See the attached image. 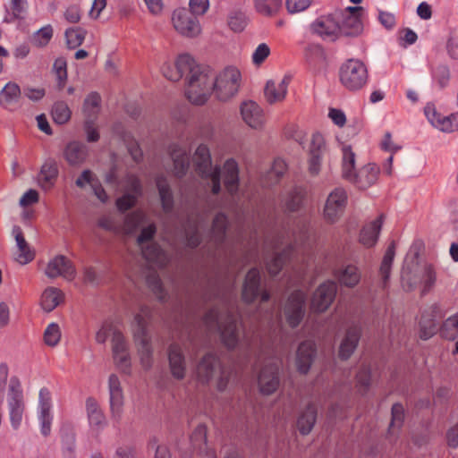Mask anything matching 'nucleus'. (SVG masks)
Masks as SVG:
<instances>
[{
    "instance_id": "nucleus-13",
    "label": "nucleus",
    "mask_w": 458,
    "mask_h": 458,
    "mask_svg": "<svg viewBox=\"0 0 458 458\" xmlns=\"http://www.w3.org/2000/svg\"><path fill=\"white\" fill-rule=\"evenodd\" d=\"M197 16L186 8L176 9L172 15L173 26L179 34L184 37H197L201 31Z\"/></svg>"
},
{
    "instance_id": "nucleus-45",
    "label": "nucleus",
    "mask_w": 458,
    "mask_h": 458,
    "mask_svg": "<svg viewBox=\"0 0 458 458\" xmlns=\"http://www.w3.org/2000/svg\"><path fill=\"white\" fill-rule=\"evenodd\" d=\"M283 0H254L256 11L263 16H274L282 7Z\"/></svg>"
},
{
    "instance_id": "nucleus-57",
    "label": "nucleus",
    "mask_w": 458,
    "mask_h": 458,
    "mask_svg": "<svg viewBox=\"0 0 458 458\" xmlns=\"http://www.w3.org/2000/svg\"><path fill=\"white\" fill-rule=\"evenodd\" d=\"M115 332L121 331L116 327L112 320H106L96 334V341L99 344H104L109 335H112L113 337Z\"/></svg>"
},
{
    "instance_id": "nucleus-33",
    "label": "nucleus",
    "mask_w": 458,
    "mask_h": 458,
    "mask_svg": "<svg viewBox=\"0 0 458 458\" xmlns=\"http://www.w3.org/2000/svg\"><path fill=\"white\" fill-rule=\"evenodd\" d=\"M395 255V243L392 242L387 247L386 253L383 257L382 262L380 264L379 272H378V285L383 290H385L388 285V280L390 276L392 263L394 261V258Z\"/></svg>"
},
{
    "instance_id": "nucleus-21",
    "label": "nucleus",
    "mask_w": 458,
    "mask_h": 458,
    "mask_svg": "<svg viewBox=\"0 0 458 458\" xmlns=\"http://www.w3.org/2000/svg\"><path fill=\"white\" fill-rule=\"evenodd\" d=\"M279 365L276 362L266 365L259 376V386L264 394H271L279 386Z\"/></svg>"
},
{
    "instance_id": "nucleus-10",
    "label": "nucleus",
    "mask_w": 458,
    "mask_h": 458,
    "mask_svg": "<svg viewBox=\"0 0 458 458\" xmlns=\"http://www.w3.org/2000/svg\"><path fill=\"white\" fill-rule=\"evenodd\" d=\"M157 232L155 224H149L141 229V232L137 239L138 244L141 248L142 255L146 260L152 263L159 267H165L167 262V255L161 249V247L156 242H150L146 247L145 242H148L153 239Z\"/></svg>"
},
{
    "instance_id": "nucleus-35",
    "label": "nucleus",
    "mask_w": 458,
    "mask_h": 458,
    "mask_svg": "<svg viewBox=\"0 0 458 458\" xmlns=\"http://www.w3.org/2000/svg\"><path fill=\"white\" fill-rule=\"evenodd\" d=\"M64 300V294L62 290L49 286L44 290L41 295L40 304L42 309L50 312L54 310Z\"/></svg>"
},
{
    "instance_id": "nucleus-48",
    "label": "nucleus",
    "mask_w": 458,
    "mask_h": 458,
    "mask_svg": "<svg viewBox=\"0 0 458 458\" xmlns=\"http://www.w3.org/2000/svg\"><path fill=\"white\" fill-rule=\"evenodd\" d=\"M100 104V96L96 93H90L84 101V113L87 115V119H95L98 111Z\"/></svg>"
},
{
    "instance_id": "nucleus-61",
    "label": "nucleus",
    "mask_w": 458,
    "mask_h": 458,
    "mask_svg": "<svg viewBox=\"0 0 458 458\" xmlns=\"http://www.w3.org/2000/svg\"><path fill=\"white\" fill-rule=\"evenodd\" d=\"M124 187L127 193L140 197L142 193V186L138 176L134 174H127L124 181Z\"/></svg>"
},
{
    "instance_id": "nucleus-24",
    "label": "nucleus",
    "mask_w": 458,
    "mask_h": 458,
    "mask_svg": "<svg viewBox=\"0 0 458 458\" xmlns=\"http://www.w3.org/2000/svg\"><path fill=\"white\" fill-rule=\"evenodd\" d=\"M13 235L17 247V251L14 254L15 260L21 265L31 262L35 258V252L25 240L21 228L18 225L13 226Z\"/></svg>"
},
{
    "instance_id": "nucleus-34",
    "label": "nucleus",
    "mask_w": 458,
    "mask_h": 458,
    "mask_svg": "<svg viewBox=\"0 0 458 458\" xmlns=\"http://www.w3.org/2000/svg\"><path fill=\"white\" fill-rule=\"evenodd\" d=\"M383 224V216L363 226L360 233V242L365 247H372L376 244L381 226Z\"/></svg>"
},
{
    "instance_id": "nucleus-2",
    "label": "nucleus",
    "mask_w": 458,
    "mask_h": 458,
    "mask_svg": "<svg viewBox=\"0 0 458 458\" xmlns=\"http://www.w3.org/2000/svg\"><path fill=\"white\" fill-rule=\"evenodd\" d=\"M203 322L208 332L219 333L224 344L234 348L239 340L237 321L227 301H222L221 307L210 309L204 316Z\"/></svg>"
},
{
    "instance_id": "nucleus-6",
    "label": "nucleus",
    "mask_w": 458,
    "mask_h": 458,
    "mask_svg": "<svg viewBox=\"0 0 458 458\" xmlns=\"http://www.w3.org/2000/svg\"><path fill=\"white\" fill-rule=\"evenodd\" d=\"M151 317V310L148 306H141L140 312L135 315L133 336L138 345L141 365L149 369L152 363V349L147 331L148 320Z\"/></svg>"
},
{
    "instance_id": "nucleus-51",
    "label": "nucleus",
    "mask_w": 458,
    "mask_h": 458,
    "mask_svg": "<svg viewBox=\"0 0 458 458\" xmlns=\"http://www.w3.org/2000/svg\"><path fill=\"white\" fill-rule=\"evenodd\" d=\"M357 388L360 394H365L370 385L371 369L369 365L363 364L356 376Z\"/></svg>"
},
{
    "instance_id": "nucleus-30",
    "label": "nucleus",
    "mask_w": 458,
    "mask_h": 458,
    "mask_svg": "<svg viewBox=\"0 0 458 458\" xmlns=\"http://www.w3.org/2000/svg\"><path fill=\"white\" fill-rule=\"evenodd\" d=\"M316 348L314 342L307 340L302 342L297 350L296 364L301 373H307L312 363Z\"/></svg>"
},
{
    "instance_id": "nucleus-52",
    "label": "nucleus",
    "mask_w": 458,
    "mask_h": 458,
    "mask_svg": "<svg viewBox=\"0 0 458 458\" xmlns=\"http://www.w3.org/2000/svg\"><path fill=\"white\" fill-rule=\"evenodd\" d=\"M52 116L56 123L64 124L71 117V110L66 103L57 102L52 109Z\"/></svg>"
},
{
    "instance_id": "nucleus-43",
    "label": "nucleus",
    "mask_w": 458,
    "mask_h": 458,
    "mask_svg": "<svg viewBox=\"0 0 458 458\" xmlns=\"http://www.w3.org/2000/svg\"><path fill=\"white\" fill-rule=\"evenodd\" d=\"M440 335L446 340L458 338V312L448 317L439 327Z\"/></svg>"
},
{
    "instance_id": "nucleus-5",
    "label": "nucleus",
    "mask_w": 458,
    "mask_h": 458,
    "mask_svg": "<svg viewBox=\"0 0 458 458\" xmlns=\"http://www.w3.org/2000/svg\"><path fill=\"white\" fill-rule=\"evenodd\" d=\"M214 72L208 66L199 65L189 76L185 95L194 105H203L211 95Z\"/></svg>"
},
{
    "instance_id": "nucleus-25",
    "label": "nucleus",
    "mask_w": 458,
    "mask_h": 458,
    "mask_svg": "<svg viewBox=\"0 0 458 458\" xmlns=\"http://www.w3.org/2000/svg\"><path fill=\"white\" fill-rule=\"evenodd\" d=\"M361 335V327L358 325L351 326L342 340L339 347V358L347 360L355 351Z\"/></svg>"
},
{
    "instance_id": "nucleus-36",
    "label": "nucleus",
    "mask_w": 458,
    "mask_h": 458,
    "mask_svg": "<svg viewBox=\"0 0 458 458\" xmlns=\"http://www.w3.org/2000/svg\"><path fill=\"white\" fill-rule=\"evenodd\" d=\"M58 175V168L54 161L46 162L38 174V182L41 188L47 191L53 187Z\"/></svg>"
},
{
    "instance_id": "nucleus-14",
    "label": "nucleus",
    "mask_w": 458,
    "mask_h": 458,
    "mask_svg": "<svg viewBox=\"0 0 458 458\" xmlns=\"http://www.w3.org/2000/svg\"><path fill=\"white\" fill-rule=\"evenodd\" d=\"M348 196L344 188H335L327 196L326 200L323 216L327 223L334 224L344 215Z\"/></svg>"
},
{
    "instance_id": "nucleus-55",
    "label": "nucleus",
    "mask_w": 458,
    "mask_h": 458,
    "mask_svg": "<svg viewBox=\"0 0 458 458\" xmlns=\"http://www.w3.org/2000/svg\"><path fill=\"white\" fill-rule=\"evenodd\" d=\"M61 338L60 327L56 323H50L44 332V342L47 345L55 346Z\"/></svg>"
},
{
    "instance_id": "nucleus-47",
    "label": "nucleus",
    "mask_w": 458,
    "mask_h": 458,
    "mask_svg": "<svg viewBox=\"0 0 458 458\" xmlns=\"http://www.w3.org/2000/svg\"><path fill=\"white\" fill-rule=\"evenodd\" d=\"M191 443L193 446H197L199 442V449H202V445L204 446L205 454L203 458H216V454L214 449L208 448L206 443V428L203 426H199L195 431L193 432L191 437Z\"/></svg>"
},
{
    "instance_id": "nucleus-42",
    "label": "nucleus",
    "mask_w": 458,
    "mask_h": 458,
    "mask_svg": "<svg viewBox=\"0 0 458 458\" xmlns=\"http://www.w3.org/2000/svg\"><path fill=\"white\" fill-rule=\"evenodd\" d=\"M156 182L158 189L162 208L165 213H170L174 208V197L171 188L166 179L163 176H158Z\"/></svg>"
},
{
    "instance_id": "nucleus-56",
    "label": "nucleus",
    "mask_w": 458,
    "mask_h": 458,
    "mask_svg": "<svg viewBox=\"0 0 458 458\" xmlns=\"http://www.w3.org/2000/svg\"><path fill=\"white\" fill-rule=\"evenodd\" d=\"M433 81H436L440 89L445 88L450 81V70L446 64L438 65L432 72Z\"/></svg>"
},
{
    "instance_id": "nucleus-40",
    "label": "nucleus",
    "mask_w": 458,
    "mask_h": 458,
    "mask_svg": "<svg viewBox=\"0 0 458 458\" xmlns=\"http://www.w3.org/2000/svg\"><path fill=\"white\" fill-rule=\"evenodd\" d=\"M340 22V35L353 37L358 36L362 31V22L358 15L341 16Z\"/></svg>"
},
{
    "instance_id": "nucleus-23",
    "label": "nucleus",
    "mask_w": 458,
    "mask_h": 458,
    "mask_svg": "<svg viewBox=\"0 0 458 458\" xmlns=\"http://www.w3.org/2000/svg\"><path fill=\"white\" fill-rule=\"evenodd\" d=\"M241 115L245 123L252 129L259 130L265 123L264 112L254 101H246L242 104Z\"/></svg>"
},
{
    "instance_id": "nucleus-50",
    "label": "nucleus",
    "mask_w": 458,
    "mask_h": 458,
    "mask_svg": "<svg viewBox=\"0 0 458 458\" xmlns=\"http://www.w3.org/2000/svg\"><path fill=\"white\" fill-rule=\"evenodd\" d=\"M174 66L178 72H181V77H182L186 72H189L191 75L192 73V70L199 65L195 64L194 59L190 55L182 54L176 58Z\"/></svg>"
},
{
    "instance_id": "nucleus-59",
    "label": "nucleus",
    "mask_w": 458,
    "mask_h": 458,
    "mask_svg": "<svg viewBox=\"0 0 458 458\" xmlns=\"http://www.w3.org/2000/svg\"><path fill=\"white\" fill-rule=\"evenodd\" d=\"M147 284L159 300H165V293L162 282L156 272H152L147 276Z\"/></svg>"
},
{
    "instance_id": "nucleus-31",
    "label": "nucleus",
    "mask_w": 458,
    "mask_h": 458,
    "mask_svg": "<svg viewBox=\"0 0 458 458\" xmlns=\"http://www.w3.org/2000/svg\"><path fill=\"white\" fill-rule=\"evenodd\" d=\"M169 365L174 377L182 379L185 376V360L178 344H171L168 352Z\"/></svg>"
},
{
    "instance_id": "nucleus-16",
    "label": "nucleus",
    "mask_w": 458,
    "mask_h": 458,
    "mask_svg": "<svg viewBox=\"0 0 458 458\" xmlns=\"http://www.w3.org/2000/svg\"><path fill=\"white\" fill-rule=\"evenodd\" d=\"M306 294L301 291H294L288 298L284 309L285 319L290 327H296L303 318L305 313Z\"/></svg>"
},
{
    "instance_id": "nucleus-12",
    "label": "nucleus",
    "mask_w": 458,
    "mask_h": 458,
    "mask_svg": "<svg viewBox=\"0 0 458 458\" xmlns=\"http://www.w3.org/2000/svg\"><path fill=\"white\" fill-rule=\"evenodd\" d=\"M219 373L217 388L223 391L228 384V375L220 367L219 360L213 353H207L197 366V375L203 382H208L213 376Z\"/></svg>"
},
{
    "instance_id": "nucleus-1",
    "label": "nucleus",
    "mask_w": 458,
    "mask_h": 458,
    "mask_svg": "<svg viewBox=\"0 0 458 458\" xmlns=\"http://www.w3.org/2000/svg\"><path fill=\"white\" fill-rule=\"evenodd\" d=\"M193 163L197 173L204 179H210L213 194H218L221 190V176L224 185L229 194L234 195L239 186L238 164L233 158L227 159L221 170L218 166L212 167L211 157L206 145H199L193 156Z\"/></svg>"
},
{
    "instance_id": "nucleus-9",
    "label": "nucleus",
    "mask_w": 458,
    "mask_h": 458,
    "mask_svg": "<svg viewBox=\"0 0 458 458\" xmlns=\"http://www.w3.org/2000/svg\"><path fill=\"white\" fill-rule=\"evenodd\" d=\"M6 402L11 425L18 429L22 422L25 403L21 383L15 377L9 380Z\"/></svg>"
},
{
    "instance_id": "nucleus-28",
    "label": "nucleus",
    "mask_w": 458,
    "mask_h": 458,
    "mask_svg": "<svg viewBox=\"0 0 458 458\" xmlns=\"http://www.w3.org/2000/svg\"><path fill=\"white\" fill-rule=\"evenodd\" d=\"M89 150L84 143L72 141L68 143L64 149V157L66 162L72 166L82 165L87 159Z\"/></svg>"
},
{
    "instance_id": "nucleus-54",
    "label": "nucleus",
    "mask_w": 458,
    "mask_h": 458,
    "mask_svg": "<svg viewBox=\"0 0 458 458\" xmlns=\"http://www.w3.org/2000/svg\"><path fill=\"white\" fill-rule=\"evenodd\" d=\"M145 216L140 211L129 214L124 220V230L127 233H134L143 223Z\"/></svg>"
},
{
    "instance_id": "nucleus-26",
    "label": "nucleus",
    "mask_w": 458,
    "mask_h": 458,
    "mask_svg": "<svg viewBox=\"0 0 458 458\" xmlns=\"http://www.w3.org/2000/svg\"><path fill=\"white\" fill-rule=\"evenodd\" d=\"M324 149L325 141L323 136L319 133L314 134L311 140L309 158V172L312 175H317L320 171Z\"/></svg>"
},
{
    "instance_id": "nucleus-4",
    "label": "nucleus",
    "mask_w": 458,
    "mask_h": 458,
    "mask_svg": "<svg viewBox=\"0 0 458 458\" xmlns=\"http://www.w3.org/2000/svg\"><path fill=\"white\" fill-rule=\"evenodd\" d=\"M309 240L308 226L302 225L298 234H294L293 243L287 244L284 239H277L273 245L275 256L267 262V269L271 276L277 275L287 259H292L301 247H305Z\"/></svg>"
},
{
    "instance_id": "nucleus-19",
    "label": "nucleus",
    "mask_w": 458,
    "mask_h": 458,
    "mask_svg": "<svg viewBox=\"0 0 458 458\" xmlns=\"http://www.w3.org/2000/svg\"><path fill=\"white\" fill-rule=\"evenodd\" d=\"M337 291L336 284L327 281L318 286L311 299V310L315 312H324L333 302Z\"/></svg>"
},
{
    "instance_id": "nucleus-37",
    "label": "nucleus",
    "mask_w": 458,
    "mask_h": 458,
    "mask_svg": "<svg viewBox=\"0 0 458 458\" xmlns=\"http://www.w3.org/2000/svg\"><path fill=\"white\" fill-rule=\"evenodd\" d=\"M336 279L344 286L354 287L360 280V273L357 267L347 265L335 272Z\"/></svg>"
},
{
    "instance_id": "nucleus-64",
    "label": "nucleus",
    "mask_w": 458,
    "mask_h": 458,
    "mask_svg": "<svg viewBox=\"0 0 458 458\" xmlns=\"http://www.w3.org/2000/svg\"><path fill=\"white\" fill-rule=\"evenodd\" d=\"M437 276L436 272L433 269L432 266L428 265L426 266L424 268V274L422 276V284H423V289L422 293L426 294L430 291V289L433 287L435 282H436Z\"/></svg>"
},
{
    "instance_id": "nucleus-8",
    "label": "nucleus",
    "mask_w": 458,
    "mask_h": 458,
    "mask_svg": "<svg viewBox=\"0 0 458 458\" xmlns=\"http://www.w3.org/2000/svg\"><path fill=\"white\" fill-rule=\"evenodd\" d=\"M241 72L235 67H226L214 74L211 89L219 101H227L236 95L240 87Z\"/></svg>"
},
{
    "instance_id": "nucleus-49",
    "label": "nucleus",
    "mask_w": 458,
    "mask_h": 458,
    "mask_svg": "<svg viewBox=\"0 0 458 458\" xmlns=\"http://www.w3.org/2000/svg\"><path fill=\"white\" fill-rule=\"evenodd\" d=\"M228 25L235 32H241L246 26L245 13L240 9L233 10L228 15Z\"/></svg>"
},
{
    "instance_id": "nucleus-15",
    "label": "nucleus",
    "mask_w": 458,
    "mask_h": 458,
    "mask_svg": "<svg viewBox=\"0 0 458 458\" xmlns=\"http://www.w3.org/2000/svg\"><path fill=\"white\" fill-rule=\"evenodd\" d=\"M44 274L50 279L62 277L67 281H72L76 276V269L67 257L56 255L49 259L44 269Z\"/></svg>"
},
{
    "instance_id": "nucleus-38",
    "label": "nucleus",
    "mask_w": 458,
    "mask_h": 458,
    "mask_svg": "<svg viewBox=\"0 0 458 458\" xmlns=\"http://www.w3.org/2000/svg\"><path fill=\"white\" fill-rule=\"evenodd\" d=\"M317 419V409L313 403L308 404L306 409L300 414L297 420V427L302 435H308Z\"/></svg>"
},
{
    "instance_id": "nucleus-46",
    "label": "nucleus",
    "mask_w": 458,
    "mask_h": 458,
    "mask_svg": "<svg viewBox=\"0 0 458 458\" xmlns=\"http://www.w3.org/2000/svg\"><path fill=\"white\" fill-rule=\"evenodd\" d=\"M287 165L284 160L277 158L274 161L271 169L266 174L264 184L272 186L276 184L285 173Z\"/></svg>"
},
{
    "instance_id": "nucleus-3",
    "label": "nucleus",
    "mask_w": 458,
    "mask_h": 458,
    "mask_svg": "<svg viewBox=\"0 0 458 458\" xmlns=\"http://www.w3.org/2000/svg\"><path fill=\"white\" fill-rule=\"evenodd\" d=\"M342 172L343 177L354 183L359 189L365 190L373 185L379 174V168L375 164H368L358 172L355 171V154L350 146L344 145L342 148Z\"/></svg>"
},
{
    "instance_id": "nucleus-39",
    "label": "nucleus",
    "mask_w": 458,
    "mask_h": 458,
    "mask_svg": "<svg viewBox=\"0 0 458 458\" xmlns=\"http://www.w3.org/2000/svg\"><path fill=\"white\" fill-rule=\"evenodd\" d=\"M305 191L301 187H294L282 199V205L285 211L294 212L300 209L304 199Z\"/></svg>"
},
{
    "instance_id": "nucleus-63",
    "label": "nucleus",
    "mask_w": 458,
    "mask_h": 458,
    "mask_svg": "<svg viewBox=\"0 0 458 458\" xmlns=\"http://www.w3.org/2000/svg\"><path fill=\"white\" fill-rule=\"evenodd\" d=\"M115 365L124 374L131 373V355L130 352H121L113 355Z\"/></svg>"
},
{
    "instance_id": "nucleus-17",
    "label": "nucleus",
    "mask_w": 458,
    "mask_h": 458,
    "mask_svg": "<svg viewBox=\"0 0 458 458\" xmlns=\"http://www.w3.org/2000/svg\"><path fill=\"white\" fill-rule=\"evenodd\" d=\"M259 296L262 302L269 300L270 294L260 288V272L258 268H251L246 275L242 287V299L246 302L254 301Z\"/></svg>"
},
{
    "instance_id": "nucleus-22",
    "label": "nucleus",
    "mask_w": 458,
    "mask_h": 458,
    "mask_svg": "<svg viewBox=\"0 0 458 458\" xmlns=\"http://www.w3.org/2000/svg\"><path fill=\"white\" fill-rule=\"evenodd\" d=\"M109 402L112 416L119 420L123 413V393L118 377L114 374L110 375L108 379Z\"/></svg>"
},
{
    "instance_id": "nucleus-11",
    "label": "nucleus",
    "mask_w": 458,
    "mask_h": 458,
    "mask_svg": "<svg viewBox=\"0 0 458 458\" xmlns=\"http://www.w3.org/2000/svg\"><path fill=\"white\" fill-rule=\"evenodd\" d=\"M445 316L442 306L434 302L426 305L420 313L418 327L419 335L422 340L431 338L438 329V320Z\"/></svg>"
},
{
    "instance_id": "nucleus-29",
    "label": "nucleus",
    "mask_w": 458,
    "mask_h": 458,
    "mask_svg": "<svg viewBox=\"0 0 458 458\" xmlns=\"http://www.w3.org/2000/svg\"><path fill=\"white\" fill-rule=\"evenodd\" d=\"M290 82L289 77H284L280 81H268L265 87V98L269 104L280 102L284 99L288 84Z\"/></svg>"
},
{
    "instance_id": "nucleus-41",
    "label": "nucleus",
    "mask_w": 458,
    "mask_h": 458,
    "mask_svg": "<svg viewBox=\"0 0 458 458\" xmlns=\"http://www.w3.org/2000/svg\"><path fill=\"white\" fill-rule=\"evenodd\" d=\"M86 410L91 427L99 428L106 424L105 415L94 398L89 397L86 400Z\"/></svg>"
},
{
    "instance_id": "nucleus-20",
    "label": "nucleus",
    "mask_w": 458,
    "mask_h": 458,
    "mask_svg": "<svg viewBox=\"0 0 458 458\" xmlns=\"http://www.w3.org/2000/svg\"><path fill=\"white\" fill-rule=\"evenodd\" d=\"M310 30L325 40L334 41L340 35V22L333 16H321L311 23Z\"/></svg>"
},
{
    "instance_id": "nucleus-7",
    "label": "nucleus",
    "mask_w": 458,
    "mask_h": 458,
    "mask_svg": "<svg viewBox=\"0 0 458 458\" xmlns=\"http://www.w3.org/2000/svg\"><path fill=\"white\" fill-rule=\"evenodd\" d=\"M339 80L346 89L350 91L360 90L368 83V69L360 60L348 59L339 69Z\"/></svg>"
},
{
    "instance_id": "nucleus-53",
    "label": "nucleus",
    "mask_w": 458,
    "mask_h": 458,
    "mask_svg": "<svg viewBox=\"0 0 458 458\" xmlns=\"http://www.w3.org/2000/svg\"><path fill=\"white\" fill-rule=\"evenodd\" d=\"M86 32L81 28H71L66 30L65 37L70 48H75L82 44Z\"/></svg>"
},
{
    "instance_id": "nucleus-32",
    "label": "nucleus",
    "mask_w": 458,
    "mask_h": 458,
    "mask_svg": "<svg viewBox=\"0 0 458 458\" xmlns=\"http://www.w3.org/2000/svg\"><path fill=\"white\" fill-rule=\"evenodd\" d=\"M170 155L174 162V171L176 176H183L190 165L189 151L179 145H172L170 148Z\"/></svg>"
},
{
    "instance_id": "nucleus-44",
    "label": "nucleus",
    "mask_w": 458,
    "mask_h": 458,
    "mask_svg": "<svg viewBox=\"0 0 458 458\" xmlns=\"http://www.w3.org/2000/svg\"><path fill=\"white\" fill-rule=\"evenodd\" d=\"M227 227V217L223 213H218L212 224V238L216 245L224 242Z\"/></svg>"
},
{
    "instance_id": "nucleus-62",
    "label": "nucleus",
    "mask_w": 458,
    "mask_h": 458,
    "mask_svg": "<svg viewBox=\"0 0 458 458\" xmlns=\"http://www.w3.org/2000/svg\"><path fill=\"white\" fill-rule=\"evenodd\" d=\"M112 352L113 355L129 352L128 344L122 332H115L112 337Z\"/></svg>"
},
{
    "instance_id": "nucleus-27",
    "label": "nucleus",
    "mask_w": 458,
    "mask_h": 458,
    "mask_svg": "<svg viewBox=\"0 0 458 458\" xmlns=\"http://www.w3.org/2000/svg\"><path fill=\"white\" fill-rule=\"evenodd\" d=\"M21 96L20 86L13 81H9L0 90V106L4 109L14 111L20 106Z\"/></svg>"
},
{
    "instance_id": "nucleus-58",
    "label": "nucleus",
    "mask_w": 458,
    "mask_h": 458,
    "mask_svg": "<svg viewBox=\"0 0 458 458\" xmlns=\"http://www.w3.org/2000/svg\"><path fill=\"white\" fill-rule=\"evenodd\" d=\"M66 66V60L64 57L57 58L53 65V69L57 79V85L60 89L64 88L67 80Z\"/></svg>"
},
{
    "instance_id": "nucleus-18",
    "label": "nucleus",
    "mask_w": 458,
    "mask_h": 458,
    "mask_svg": "<svg viewBox=\"0 0 458 458\" xmlns=\"http://www.w3.org/2000/svg\"><path fill=\"white\" fill-rule=\"evenodd\" d=\"M52 398L49 390L46 387L41 388L38 394V420L40 424V432L44 437H47L51 432L53 422Z\"/></svg>"
},
{
    "instance_id": "nucleus-60",
    "label": "nucleus",
    "mask_w": 458,
    "mask_h": 458,
    "mask_svg": "<svg viewBox=\"0 0 458 458\" xmlns=\"http://www.w3.org/2000/svg\"><path fill=\"white\" fill-rule=\"evenodd\" d=\"M53 37L51 25H47L38 30L33 36V42L38 47H44L48 44Z\"/></svg>"
}]
</instances>
